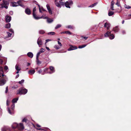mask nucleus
<instances>
[{
	"instance_id": "f257e3e1",
	"label": "nucleus",
	"mask_w": 131,
	"mask_h": 131,
	"mask_svg": "<svg viewBox=\"0 0 131 131\" xmlns=\"http://www.w3.org/2000/svg\"><path fill=\"white\" fill-rule=\"evenodd\" d=\"M59 2L61 5L63 6L65 5L66 7L69 8H70V6H71L73 4V2L71 0L68 1L65 3H64L63 2L59 1Z\"/></svg>"
},
{
	"instance_id": "f03ea898",
	"label": "nucleus",
	"mask_w": 131,
	"mask_h": 131,
	"mask_svg": "<svg viewBox=\"0 0 131 131\" xmlns=\"http://www.w3.org/2000/svg\"><path fill=\"white\" fill-rule=\"evenodd\" d=\"M27 92V89L23 88H20L17 91V94H25Z\"/></svg>"
},
{
	"instance_id": "7ed1b4c3",
	"label": "nucleus",
	"mask_w": 131,
	"mask_h": 131,
	"mask_svg": "<svg viewBox=\"0 0 131 131\" xmlns=\"http://www.w3.org/2000/svg\"><path fill=\"white\" fill-rule=\"evenodd\" d=\"M104 36L106 37H109L110 39H112L114 38L113 34H111V32L109 31H107L105 34Z\"/></svg>"
},
{
	"instance_id": "20e7f679",
	"label": "nucleus",
	"mask_w": 131,
	"mask_h": 131,
	"mask_svg": "<svg viewBox=\"0 0 131 131\" xmlns=\"http://www.w3.org/2000/svg\"><path fill=\"white\" fill-rule=\"evenodd\" d=\"M14 108L15 104H13L12 105L10 109L9 107H7L8 111L10 114L13 115L14 114Z\"/></svg>"
},
{
	"instance_id": "39448f33",
	"label": "nucleus",
	"mask_w": 131,
	"mask_h": 131,
	"mask_svg": "<svg viewBox=\"0 0 131 131\" xmlns=\"http://www.w3.org/2000/svg\"><path fill=\"white\" fill-rule=\"evenodd\" d=\"M3 3L1 4V5L2 6L1 7L5 8L6 9H7L8 7L7 5H8L9 4L8 2L5 0H3Z\"/></svg>"
},
{
	"instance_id": "423d86ee",
	"label": "nucleus",
	"mask_w": 131,
	"mask_h": 131,
	"mask_svg": "<svg viewBox=\"0 0 131 131\" xmlns=\"http://www.w3.org/2000/svg\"><path fill=\"white\" fill-rule=\"evenodd\" d=\"M36 11V7H34L33 10V16L34 18L38 20L39 19L41 18L42 17H39L36 15L35 12Z\"/></svg>"
},
{
	"instance_id": "0eeeda50",
	"label": "nucleus",
	"mask_w": 131,
	"mask_h": 131,
	"mask_svg": "<svg viewBox=\"0 0 131 131\" xmlns=\"http://www.w3.org/2000/svg\"><path fill=\"white\" fill-rule=\"evenodd\" d=\"M3 77L1 76L0 78V86H2L4 85L6 82V80L5 79L3 78Z\"/></svg>"
},
{
	"instance_id": "6e6552de",
	"label": "nucleus",
	"mask_w": 131,
	"mask_h": 131,
	"mask_svg": "<svg viewBox=\"0 0 131 131\" xmlns=\"http://www.w3.org/2000/svg\"><path fill=\"white\" fill-rule=\"evenodd\" d=\"M18 128L20 130H23L24 128V126L23 124L22 123H20L19 124H18Z\"/></svg>"
},
{
	"instance_id": "1a4fd4ad",
	"label": "nucleus",
	"mask_w": 131,
	"mask_h": 131,
	"mask_svg": "<svg viewBox=\"0 0 131 131\" xmlns=\"http://www.w3.org/2000/svg\"><path fill=\"white\" fill-rule=\"evenodd\" d=\"M37 43L38 45L40 47H41V46L43 44V42L42 40L40 38H39L37 40Z\"/></svg>"
},
{
	"instance_id": "9d476101",
	"label": "nucleus",
	"mask_w": 131,
	"mask_h": 131,
	"mask_svg": "<svg viewBox=\"0 0 131 131\" xmlns=\"http://www.w3.org/2000/svg\"><path fill=\"white\" fill-rule=\"evenodd\" d=\"M70 47L68 49V50L69 51L77 49V48L75 46L70 45Z\"/></svg>"
},
{
	"instance_id": "9b49d317",
	"label": "nucleus",
	"mask_w": 131,
	"mask_h": 131,
	"mask_svg": "<svg viewBox=\"0 0 131 131\" xmlns=\"http://www.w3.org/2000/svg\"><path fill=\"white\" fill-rule=\"evenodd\" d=\"M5 20L7 23L9 22L11 19V17L8 15H6L5 17Z\"/></svg>"
},
{
	"instance_id": "f8f14e48",
	"label": "nucleus",
	"mask_w": 131,
	"mask_h": 131,
	"mask_svg": "<svg viewBox=\"0 0 131 131\" xmlns=\"http://www.w3.org/2000/svg\"><path fill=\"white\" fill-rule=\"evenodd\" d=\"M35 72V69L32 68L28 71V73L31 75L34 74Z\"/></svg>"
},
{
	"instance_id": "ddd939ff",
	"label": "nucleus",
	"mask_w": 131,
	"mask_h": 131,
	"mask_svg": "<svg viewBox=\"0 0 131 131\" xmlns=\"http://www.w3.org/2000/svg\"><path fill=\"white\" fill-rule=\"evenodd\" d=\"M49 69L51 71L48 72L49 73L52 74L55 72L54 69V67H53L52 66H50V67Z\"/></svg>"
},
{
	"instance_id": "4468645a",
	"label": "nucleus",
	"mask_w": 131,
	"mask_h": 131,
	"mask_svg": "<svg viewBox=\"0 0 131 131\" xmlns=\"http://www.w3.org/2000/svg\"><path fill=\"white\" fill-rule=\"evenodd\" d=\"M25 12L26 14L28 15H30L31 14L30 10L28 8H27L25 9Z\"/></svg>"
},
{
	"instance_id": "2eb2a0df",
	"label": "nucleus",
	"mask_w": 131,
	"mask_h": 131,
	"mask_svg": "<svg viewBox=\"0 0 131 131\" xmlns=\"http://www.w3.org/2000/svg\"><path fill=\"white\" fill-rule=\"evenodd\" d=\"M110 24L108 22L105 23L104 25V27L106 28L107 29H109V28L110 26Z\"/></svg>"
},
{
	"instance_id": "dca6fc26",
	"label": "nucleus",
	"mask_w": 131,
	"mask_h": 131,
	"mask_svg": "<svg viewBox=\"0 0 131 131\" xmlns=\"http://www.w3.org/2000/svg\"><path fill=\"white\" fill-rule=\"evenodd\" d=\"M46 7L48 10V12L50 14H52V11H51L50 7L49 5L48 4H47L46 6Z\"/></svg>"
},
{
	"instance_id": "f3484780",
	"label": "nucleus",
	"mask_w": 131,
	"mask_h": 131,
	"mask_svg": "<svg viewBox=\"0 0 131 131\" xmlns=\"http://www.w3.org/2000/svg\"><path fill=\"white\" fill-rule=\"evenodd\" d=\"M2 131H10V130L8 127H5L2 128Z\"/></svg>"
},
{
	"instance_id": "a211bd4d",
	"label": "nucleus",
	"mask_w": 131,
	"mask_h": 131,
	"mask_svg": "<svg viewBox=\"0 0 131 131\" xmlns=\"http://www.w3.org/2000/svg\"><path fill=\"white\" fill-rule=\"evenodd\" d=\"M18 124L17 123H13L12 125V127L13 128H18Z\"/></svg>"
},
{
	"instance_id": "6ab92c4d",
	"label": "nucleus",
	"mask_w": 131,
	"mask_h": 131,
	"mask_svg": "<svg viewBox=\"0 0 131 131\" xmlns=\"http://www.w3.org/2000/svg\"><path fill=\"white\" fill-rule=\"evenodd\" d=\"M54 3L57 7L59 8H61V7L59 1V2H58V1L54 2Z\"/></svg>"
},
{
	"instance_id": "aec40b11",
	"label": "nucleus",
	"mask_w": 131,
	"mask_h": 131,
	"mask_svg": "<svg viewBox=\"0 0 131 131\" xmlns=\"http://www.w3.org/2000/svg\"><path fill=\"white\" fill-rule=\"evenodd\" d=\"M15 69L17 71H20L21 70L20 67L18 64H16L15 66Z\"/></svg>"
},
{
	"instance_id": "412c9836",
	"label": "nucleus",
	"mask_w": 131,
	"mask_h": 131,
	"mask_svg": "<svg viewBox=\"0 0 131 131\" xmlns=\"http://www.w3.org/2000/svg\"><path fill=\"white\" fill-rule=\"evenodd\" d=\"M114 4V2L113 1H112L111 3V9L112 10H114V9L113 5Z\"/></svg>"
},
{
	"instance_id": "4be33fe9",
	"label": "nucleus",
	"mask_w": 131,
	"mask_h": 131,
	"mask_svg": "<svg viewBox=\"0 0 131 131\" xmlns=\"http://www.w3.org/2000/svg\"><path fill=\"white\" fill-rule=\"evenodd\" d=\"M118 30L119 29L117 26H116L113 28V31L115 32H118Z\"/></svg>"
},
{
	"instance_id": "5701e85b",
	"label": "nucleus",
	"mask_w": 131,
	"mask_h": 131,
	"mask_svg": "<svg viewBox=\"0 0 131 131\" xmlns=\"http://www.w3.org/2000/svg\"><path fill=\"white\" fill-rule=\"evenodd\" d=\"M28 56L31 58H32L33 56V54L31 52H29L27 53Z\"/></svg>"
},
{
	"instance_id": "b1692460",
	"label": "nucleus",
	"mask_w": 131,
	"mask_h": 131,
	"mask_svg": "<svg viewBox=\"0 0 131 131\" xmlns=\"http://www.w3.org/2000/svg\"><path fill=\"white\" fill-rule=\"evenodd\" d=\"M11 6L13 7H16L18 6L17 2H13L11 3Z\"/></svg>"
},
{
	"instance_id": "393cba45",
	"label": "nucleus",
	"mask_w": 131,
	"mask_h": 131,
	"mask_svg": "<svg viewBox=\"0 0 131 131\" xmlns=\"http://www.w3.org/2000/svg\"><path fill=\"white\" fill-rule=\"evenodd\" d=\"M49 69L48 68H46L45 69L43 70V71L45 73L42 72L41 73V74L42 75H44L45 73H48V72H47V71Z\"/></svg>"
},
{
	"instance_id": "a878e982",
	"label": "nucleus",
	"mask_w": 131,
	"mask_h": 131,
	"mask_svg": "<svg viewBox=\"0 0 131 131\" xmlns=\"http://www.w3.org/2000/svg\"><path fill=\"white\" fill-rule=\"evenodd\" d=\"M66 28H70L71 29H73L74 28V27L73 26L71 25H68L66 26Z\"/></svg>"
},
{
	"instance_id": "bb28decb",
	"label": "nucleus",
	"mask_w": 131,
	"mask_h": 131,
	"mask_svg": "<svg viewBox=\"0 0 131 131\" xmlns=\"http://www.w3.org/2000/svg\"><path fill=\"white\" fill-rule=\"evenodd\" d=\"M18 98L14 99L12 101V102L13 103H16L18 100Z\"/></svg>"
},
{
	"instance_id": "cd10ccee",
	"label": "nucleus",
	"mask_w": 131,
	"mask_h": 131,
	"mask_svg": "<svg viewBox=\"0 0 131 131\" xmlns=\"http://www.w3.org/2000/svg\"><path fill=\"white\" fill-rule=\"evenodd\" d=\"M39 12L41 13H42V12L41 11V10L43 11H46V10L45 9H44L42 7H41L40 8H39Z\"/></svg>"
},
{
	"instance_id": "c85d7f7f",
	"label": "nucleus",
	"mask_w": 131,
	"mask_h": 131,
	"mask_svg": "<svg viewBox=\"0 0 131 131\" xmlns=\"http://www.w3.org/2000/svg\"><path fill=\"white\" fill-rule=\"evenodd\" d=\"M115 4L118 7L120 6L121 7L120 5V1L119 0H117V2Z\"/></svg>"
},
{
	"instance_id": "c756f323",
	"label": "nucleus",
	"mask_w": 131,
	"mask_h": 131,
	"mask_svg": "<svg viewBox=\"0 0 131 131\" xmlns=\"http://www.w3.org/2000/svg\"><path fill=\"white\" fill-rule=\"evenodd\" d=\"M54 47L56 49H58L60 48V47L58 45H56L54 46Z\"/></svg>"
},
{
	"instance_id": "7c9ffc66",
	"label": "nucleus",
	"mask_w": 131,
	"mask_h": 131,
	"mask_svg": "<svg viewBox=\"0 0 131 131\" xmlns=\"http://www.w3.org/2000/svg\"><path fill=\"white\" fill-rule=\"evenodd\" d=\"M10 27V24L9 23H8L7 24L5 25V27L7 28H9Z\"/></svg>"
},
{
	"instance_id": "2f4dec72",
	"label": "nucleus",
	"mask_w": 131,
	"mask_h": 131,
	"mask_svg": "<svg viewBox=\"0 0 131 131\" xmlns=\"http://www.w3.org/2000/svg\"><path fill=\"white\" fill-rule=\"evenodd\" d=\"M4 69L5 70V71L7 72L8 71H9V69H8V67L6 66H5L4 67Z\"/></svg>"
},
{
	"instance_id": "473e14b6",
	"label": "nucleus",
	"mask_w": 131,
	"mask_h": 131,
	"mask_svg": "<svg viewBox=\"0 0 131 131\" xmlns=\"http://www.w3.org/2000/svg\"><path fill=\"white\" fill-rule=\"evenodd\" d=\"M36 62H37V64H40L41 62V61H39V60L38 58H37V59L36 58Z\"/></svg>"
},
{
	"instance_id": "72a5a7b5",
	"label": "nucleus",
	"mask_w": 131,
	"mask_h": 131,
	"mask_svg": "<svg viewBox=\"0 0 131 131\" xmlns=\"http://www.w3.org/2000/svg\"><path fill=\"white\" fill-rule=\"evenodd\" d=\"M86 45H82L79 46L78 48L80 49L82 48L85 47Z\"/></svg>"
},
{
	"instance_id": "f704fd0d",
	"label": "nucleus",
	"mask_w": 131,
	"mask_h": 131,
	"mask_svg": "<svg viewBox=\"0 0 131 131\" xmlns=\"http://www.w3.org/2000/svg\"><path fill=\"white\" fill-rule=\"evenodd\" d=\"M114 14V12L112 11H110L108 13V15L109 16H111Z\"/></svg>"
},
{
	"instance_id": "c9c22d12",
	"label": "nucleus",
	"mask_w": 131,
	"mask_h": 131,
	"mask_svg": "<svg viewBox=\"0 0 131 131\" xmlns=\"http://www.w3.org/2000/svg\"><path fill=\"white\" fill-rule=\"evenodd\" d=\"M47 21L48 23H51L52 22L53 20L51 19H47Z\"/></svg>"
},
{
	"instance_id": "e433bc0d",
	"label": "nucleus",
	"mask_w": 131,
	"mask_h": 131,
	"mask_svg": "<svg viewBox=\"0 0 131 131\" xmlns=\"http://www.w3.org/2000/svg\"><path fill=\"white\" fill-rule=\"evenodd\" d=\"M39 32L40 34H43L45 33V31L43 30H40Z\"/></svg>"
},
{
	"instance_id": "4c0bfd02",
	"label": "nucleus",
	"mask_w": 131,
	"mask_h": 131,
	"mask_svg": "<svg viewBox=\"0 0 131 131\" xmlns=\"http://www.w3.org/2000/svg\"><path fill=\"white\" fill-rule=\"evenodd\" d=\"M17 4L18 5V6H21V1L20 0H19L17 2Z\"/></svg>"
},
{
	"instance_id": "58836bf2",
	"label": "nucleus",
	"mask_w": 131,
	"mask_h": 131,
	"mask_svg": "<svg viewBox=\"0 0 131 131\" xmlns=\"http://www.w3.org/2000/svg\"><path fill=\"white\" fill-rule=\"evenodd\" d=\"M3 68L2 67H0V73L4 74V72L3 71Z\"/></svg>"
},
{
	"instance_id": "ea45409f",
	"label": "nucleus",
	"mask_w": 131,
	"mask_h": 131,
	"mask_svg": "<svg viewBox=\"0 0 131 131\" xmlns=\"http://www.w3.org/2000/svg\"><path fill=\"white\" fill-rule=\"evenodd\" d=\"M6 33H7V36L8 37H11V35L13 34L12 33H10L8 32H7Z\"/></svg>"
},
{
	"instance_id": "a19ab883",
	"label": "nucleus",
	"mask_w": 131,
	"mask_h": 131,
	"mask_svg": "<svg viewBox=\"0 0 131 131\" xmlns=\"http://www.w3.org/2000/svg\"><path fill=\"white\" fill-rule=\"evenodd\" d=\"M97 3H96L94 4L90 5L89 6V7H92L95 6L97 4Z\"/></svg>"
},
{
	"instance_id": "79ce46f5",
	"label": "nucleus",
	"mask_w": 131,
	"mask_h": 131,
	"mask_svg": "<svg viewBox=\"0 0 131 131\" xmlns=\"http://www.w3.org/2000/svg\"><path fill=\"white\" fill-rule=\"evenodd\" d=\"M61 26V25L60 24H58L56 27H55V29H57L60 27Z\"/></svg>"
},
{
	"instance_id": "37998d69",
	"label": "nucleus",
	"mask_w": 131,
	"mask_h": 131,
	"mask_svg": "<svg viewBox=\"0 0 131 131\" xmlns=\"http://www.w3.org/2000/svg\"><path fill=\"white\" fill-rule=\"evenodd\" d=\"M55 34V32H48V35H54Z\"/></svg>"
},
{
	"instance_id": "c03bdc74",
	"label": "nucleus",
	"mask_w": 131,
	"mask_h": 131,
	"mask_svg": "<svg viewBox=\"0 0 131 131\" xmlns=\"http://www.w3.org/2000/svg\"><path fill=\"white\" fill-rule=\"evenodd\" d=\"M124 7L125 8H131V7L127 5H124Z\"/></svg>"
},
{
	"instance_id": "a18cd8bd",
	"label": "nucleus",
	"mask_w": 131,
	"mask_h": 131,
	"mask_svg": "<svg viewBox=\"0 0 131 131\" xmlns=\"http://www.w3.org/2000/svg\"><path fill=\"white\" fill-rule=\"evenodd\" d=\"M41 53L40 51L37 53L36 55V58L37 59V58H38L39 56V55H40Z\"/></svg>"
},
{
	"instance_id": "49530a36",
	"label": "nucleus",
	"mask_w": 131,
	"mask_h": 131,
	"mask_svg": "<svg viewBox=\"0 0 131 131\" xmlns=\"http://www.w3.org/2000/svg\"><path fill=\"white\" fill-rule=\"evenodd\" d=\"M10 102V101L7 99L6 101V105L7 106L9 105Z\"/></svg>"
},
{
	"instance_id": "de8ad7c7",
	"label": "nucleus",
	"mask_w": 131,
	"mask_h": 131,
	"mask_svg": "<svg viewBox=\"0 0 131 131\" xmlns=\"http://www.w3.org/2000/svg\"><path fill=\"white\" fill-rule=\"evenodd\" d=\"M24 81V80L23 79L21 81H19V83L20 84H22Z\"/></svg>"
},
{
	"instance_id": "09e8293b",
	"label": "nucleus",
	"mask_w": 131,
	"mask_h": 131,
	"mask_svg": "<svg viewBox=\"0 0 131 131\" xmlns=\"http://www.w3.org/2000/svg\"><path fill=\"white\" fill-rule=\"evenodd\" d=\"M65 34H67L69 35H71V33L70 32V31H66V33Z\"/></svg>"
},
{
	"instance_id": "8fccbe9b",
	"label": "nucleus",
	"mask_w": 131,
	"mask_h": 131,
	"mask_svg": "<svg viewBox=\"0 0 131 131\" xmlns=\"http://www.w3.org/2000/svg\"><path fill=\"white\" fill-rule=\"evenodd\" d=\"M45 16V14H44V15H43L41 17H42V18H43V19H47L48 18V17H43L44 16Z\"/></svg>"
},
{
	"instance_id": "3c124183",
	"label": "nucleus",
	"mask_w": 131,
	"mask_h": 131,
	"mask_svg": "<svg viewBox=\"0 0 131 131\" xmlns=\"http://www.w3.org/2000/svg\"><path fill=\"white\" fill-rule=\"evenodd\" d=\"M9 31L11 32L12 33L14 34V31L12 29H10L9 30Z\"/></svg>"
},
{
	"instance_id": "603ef678",
	"label": "nucleus",
	"mask_w": 131,
	"mask_h": 131,
	"mask_svg": "<svg viewBox=\"0 0 131 131\" xmlns=\"http://www.w3.org/2000/svg\"><path fill=\"white\" fill-rule=\"evenodd\" d=\"M44 51V50L43 48H41L40 49V52H41L42 53Z\"/></svg>"
},
{
	"instance_id": "864d4df0",
	"label": "nucleus",
	"mask_w": 131,
	"mask_h": 131,
	"mask_svg": "<svg viewBox=\"0 0 131 131\" xmlns=\"http://www.w3.org/2000/svg\"><path fill=\"white\" fill-rule=\"evenodd\" d=\"M8 91V87L7 86L6 87V90L5 91V92L6 93Z\"/></svg>"
},
{
	"instance_id": "5fc2aeb1",
	"label": "nucleus",
	"mask_w": 131,
	"mask_h": 131,
	"mask_svg": "<svg viewBox=\"0 0 131 131\" xmlns=\"http://www.w3.org/2000/svg\"><path fill=\"white\" fill-rule=\"evenodd\" d=\"M26 121L27 119L25 118H24L22 120V121L23 122H26Z\"/></svg>"
},
{
	"instance_id": "6e6d98bb",
	"label": "nucleus",
	"mask_w": 131,
	"mask_h": 131,
	"mask_svg": "<svg viewBox=\"0 0 131 131\" xmlns=\"http://www.w3.org/2000/svg\"><path fill=\"white\" fill-rule=\"evenodd\" d=\"M58 44L61 47L62 46V45L61 43L59 41H58Z\"/></svg>"
},
{
	"instance_id": "4d7b16f0",
	"label": "nucleus",
	"mask_w": 131,
	"mask_h": 131,
	"mask_svg": "<svg viewBox=\"0 0 131 131\" xmlns=\"http://www.w3.org/2000/svg\"><path fill=\"white\" fill-rule=\"evenodd\" d=\"M51 41V40L50 39H47L46 40V42L45 43L46 44V43L48 42L49 41Z\"/></svg>"
},
{
	"instance_id": "13d9d810",
	"label": "nucleus",
	"mask_w": 131,
	"mask_h": 131,
	"mask_svg": "<svg viewBox=\"0 0 131 131\" xmlns=\"http://www.w3.org/2000/svg\"><path fill=\"white\" fill-rule=\"evenodd\" d=\"M42 70H41L40 69L39 71H38V72L40 74L41 73H42Z\"/></svg>"
},
{
	"instance_id": "bf43d9fd",
	"label": "nucleus",
	"mask_w": 131,
	"mask_h": 131,
	"mask_svg": "<svg viewBox=\"0 0 131 131\" xmlns=\"http://www.w3.org/2000/svg\"><path fill=\"white\" fill-rule=\"evenodd\" d=\"M3 63V60L1 59H0V64H2Z\"/></svg>"
},
{
	"instance_id": "052dcab7",
	"label": "nucleus",
	"mask_w": 131,
	"mask_h": 131,
	"mask_svg": "<svg viewBox=\"0 0 131 131\" xmlns=\"http://www.w3.org/2000/svg\"><path fill=\"white\" fill-rule=\"evenodd\" d=\"M5 75L3 73H0V78H1V76H2V77H3Z\"/></svg>"
},
{
	"instance_id": "680f3d73",
	"label": "nucleus",
	"mask_w": 131,
	"mask_h": 131,
	"mask_svg": "<svg viewBox=\"0 0 131 131\" xmlns=\"http://www.w3.org/2000/svg\"><path fill=\"white\" fill-rule=\"evenodd\" d=\"M36 126L38 127H41V126L40 125H39L38 124L36 125Z\"/></svg>"
},
{
	"instance_id": "e2e57ef3",
	"label": "nucleus",
	"mask_w": 131,
	"mask_h": 131,
	"mask_svg": "<svg viewBox=\"0 0 131 131\" xmlns=\"http://www.w3.org/2000/svg\"><path fill=\"white\" fill-rule=\"evenodd\" d=\"M36 128L37 129V130H45L44 129H42L41 128Z\"/></svg>"
},
{
	"instance_id": "0e129e2a",
	"label": "nucleus",
	"mask_w": 131,
	"mask_h": 131,
	"mask_svg": "<svg viewBox=\"0 0 131 131\" xmlns=\"http://www.w3.org/2000/svg\"><path fill=\"white\" fill-rule=\"evenodd\" d=\"M9 14L11 15H12L13 14V12L12 11H10L9 12Z\"/></svg>"
},
{
	"instance_id": "69168bd1",
	"label": "nucleus",
	"mask_w": 131,
	"mask_h": 131,
	"mask_svg": "<svg viewBox=\"0 0 131 131\" xmlns=\"http://www.w3.org/2000/svg\"><path fill=\"white\" fill-rule=\"evenodd\" d=\"M87 37H83V39H84L85 40H86L88 38Z\"/></svg>"
},
{
	"instance_id": "338daca9",
	"label": "nucleus",
	"mask_w": 131,
	"mask_h": 131,
	"mask_svg": "<svg viewBox=\"0 0 131 131\" xmlns=\"http://www.w3.org/2000/svg\"><path fill=\"white\" fill-rule=\"evenodd\" d=\"M65 33H66V31L61 32L60 33V34H65Z\"/></svg>"
},
{
	"instance_id": "774afa93",
	"label": "nucleus",
	"mask_w": 131,
	"mask_h": 131,
	"mask_svg": "<svg viewBox=\"0 0 131 131\" xmlns=\"http://www.w3.org/2000/svg\"><path fill=\"white\" fill-rule=\"evenodd\" d=\"M122 33L123 34H125V31H122Z\"/></svg>"
}]
</instances>
